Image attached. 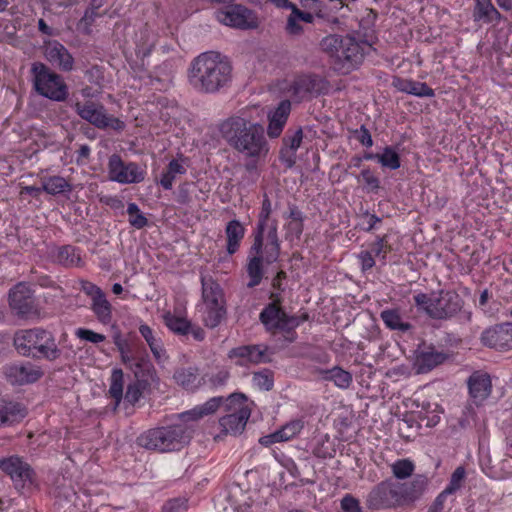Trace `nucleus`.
<instances>
[{"label": "nucleus", "instance_id": "nucleus-1", "mask_svg": "<svg viewBox=\"0 0 512 512\" xmlns=\"http://www.w3.org/2000/svg\"><path fill=\"white\" fill-rule=\"evenodd\" d=\"M261 116L258 107H245L223 121L220 131L229 145L246 157H264L269 148L263 128L258 123Z\"/></svg>", "mask_w": 512, "mask_h": 512}, {"label": "nucleus", "instance_id": "nucleus-2", "mask_svg": "<svg viewBox=\"0 0 512 512\" xmlns=\"http://www.w3.org/2000/svg\"><path fill=\"white\" fill-rule=\"evenodd\" d=\"M221 402V398H211L202 405L181 413L173 425L150 430L142 438V444L149 449L163 452L180 449L189 441L195 423L204 416L215 413Z\"/></svg>", "mask_w": 512, "mask_h": 512}, {"label": "nucleus", "instance_id": "nucleus-3", "mask_svg": "<svg viewBox=\"0 0 512 512\" xmlns=\"http://www.w3.org/2000/svg\"><path fill=\"white\" fill-rule=\"evenodd\" d=\"M427 487V479L418 475L409 482L386 480L378 484L369 495L375 507L408 506L421 498Z\"/></svg>", "mask_w": 512, "mask_h": 512}, {"label": "nucleus", "instance_id": "nucleus-4", "mask_svg": "<svg viewBox=\"0 0 512 512\" xmlns=\"http://www.w3.org/2000/svg\"><path fill=\"white\" fill-rule=\"evenodd\" d=\"M230 73V64L218 54L204 53L192 63L189 81L196 89L214 92L228 82Z\"/></svg>", "mask_w": 512, "mask_h": 512}, {"label": "nucleus", "instance_id": "nucleus-5", "mask_svg": "<svg viewBox=\"0 0 512 512\" xmlns=\"http://www.w3.org/2000/svg\"><path fill=\"white\" fill-rule=\"evenodd\" d=\"M323 49L333 58L334 68L347 74L354 70L370 52L372 46L351 36L329 35L322 41Z\"/></svg>", "mask_w": 512, "mask_h": 512}, {"label": "nucleus", "instance_id": "nucleus-6", "mask_svg": "<svg viewBox=\"0 0 512 512\" xmlns=\"http://www.w3.org/2000/svg\"><path fill=\"white\" fill-rule=\"evenodd\" d=\"M220 398L222 402L218 409L223 407L225 415L219 418L213 428L212 435L215 440L242 433L251 415L250 403L244 394L234 393L227 398Z\"/></svg>", "mask_w": 512, "mask_h": 512}, {"label": "nucleus", "instance_id": "nucleus-7", "mask_svg": "<svg viewBox=\"0 0 512 512\" xmlns=\"http://www.w3.org/2000/svg\"><path fill=\"white\" fill-rule=\"evenodd\" d=\"M13 342L16 351L25 357H43L52 361L60 356L53 335L41 328L19 330Z\"/></svg>", "mask_w": 512, "mask_h": 512}, {"label": "nucleus", "instance_id": "nucleus-8", "mask_svg": "<svg viewBox=\"0 0 512 512\" xmlns=\"http://www.w3.org/2000/svg\"><path fill=\"white\" fill-rule=\"evenodd\" d=\"M202 320L207 327L214 328L225 317L224 298L220 286L212 279L202 277Z\"/></svg>", "mask_w": 512, "mask_h": 512}, {"label": "nucleus", "instance_id": "nucleus-9", "mask_svg": "<svg viewBox=\"0 0 512 512\" xmlns=\"http://www.w3.org/2000/svg\"><path fill=\"white\" fill-rule=\"evenodd\" d=\"M415 302L428 315L438 319L450 317L461 308V299L454 292L418 294Z\"/></svg>", "mask_w": 512, "mask_h": 512}, {"label": "nucleus", "instance_id": "nucleus-10", "mask_svg": "<svg viewBox=\"0 0 512 512\" xmlns=\"http://www.w3.org/2000/svg\"><path fill=\"white\" fill-rule=\"evenodd\" d=\"M32 72L34 86L39 94L53 101H64L67 98L68 88L61 76L51 72L42 63H34Z\"/></svg>", "mask_w": 512, "mask_h": 512}, {"label": "nucleus", "instance_id": "nucleus-11", "mask_svg": "<svg viewBox=\"0 0 512 512\" xmlns=\"http://www.w3.org/2000/svg\"><path fill=\"white\" fill-rule=\"evenodd\" d=\"M108 176L111 181L121 184L142 182L146 176L145 167L136 163H125L117 155H112L108 162Z\"/></svg>", "mask_w": 512, "mask_h": 512}, {"label": "nucleus", "instance_id": "nucleus-12", "mask_svg": "<svg viewBox=\"0 0 512 512\" xmlns=\"http://www.w3.org/2000/svg\"><path fill=\"white\" fill-rule=\"evenodd\" d=\"M216 19L226 26L251 29L258 26V18L254 12L242 5H230L216 12Z\"/></svg>", "mask_w": 512, "mask_h": 512}, {"label": "nucleus", "instance_id": "nucleus-13", "mask_svg": "<svg viewBox=\"0 0 512 512\" xmlns=\"http://www.w3.org/2000/svg\"><path fill=\"white\" fill-rule=\"evenodd\" d=\"M307 318L308 316L306 313L288 317L275 304L269 305L260 314L262 323L270 330L275 328L290 330L299 326L301 323L306 321Z\"/></svg>", "mask_w": 512, "mask_h": 512}, {"label": "nucleus", "instance_id": "nucleus-14", "mask_svg": "<svg viewBox=\"0 0 512 512\" xmlns=\"http://www.w3.org/2000/svg\"><path fill=\"white\" fill-rule=\"evenodd\" d=\"M40 366L31 362L15 363L5 368V376L13 385L31 384L43 376Z\"/></svg>", "mask_w": 512, "mask_h": 512}, {"label": "nucleus", "instance_id": "nucleus-15", "mask_svg": "<svg viewBox=\"0 0 512 512\" xmlns=\"http://www.w3.org/2000/svg\"><path fill=\"white\" fill-rule=\"evenodd\" d=\"M0 466L10 475L17 489H28L33 484V472L29 465L18 457H10L1 461Z\"/></svg>", "mask_w": 512, "mask_h": 512}, {"label": "nucleus", "instance_id": "nucleus-16", "mask_svg": "<svg viewBox=\"0 0 512 512\" xmlns=\"http://www.w3.org/2000/svg\"><path fill=\"white\" fill-rule=\"evenodd\" d=\"M77 113L81 118L87 120L93 125L100 128H110L114 130H121L124 127V123L117 119L108 117L102 108H96L92 104L81 105L76 104Z\"/></svg>", "mask_w": 512, "mask_h": 512}, {"label": "nucleus", "instance_id": "nucleus-17", "mask_svg": "<svg viewBox=\"0 0 512 512\" xmlns=\"http://www.w3.org/2000/svg\"><path fill=\"white\" fill-rule=\"evenodd\" d=\"M446 355L432 346H420L414 356V367L418 373H425L443 363Z\"/></svg>", "mask_w": 512, "mask_h": 512}, {"label": "nucleus", "instance_id": "nucleus-18", "mask_svg": "<svg viewBox=\"0 0 512 512\" xmlns=\"http://www.w3.org/2000/svg\"><path fill=\"white\" fill-rule=\"evenodd\" d=\"M512 324L506 323L490 329L482 334V342L496 349H507L512 347Z\"/></svg>", "mask_w": 512, "mask_h": 512}, {"label": "nucleus", "instance_id": "nucleus-19", "mask_svg": "<svg viewBox=\"0 0 512 512\" xmlns=\"http://www.w3.org/2000/svg\"><path fill=\"white\" fill-rule=\"evenodd\" d=\"M229 358L237 365L247 366L265 362L268 357L260 346H242L231 350Z\"/></svg>", "mask_w": 512, "mask_h": 512}, {"label": "nucleus", "instance_id": "nucleus-20", "mask_svg": "<svg viewBox=\"0 0 512 512\" xmlns=\"http://www.w3.org/2000/svg\"><path fill=\"white\" fill-rule=\"evenodd\" d=\"M9 304L17 314L26 315L32 307L31 291L29 286L20 283L9 293Z\"/></svg>", "mask_w": 512, "mask_h": 512}, {"label": "nucleus", "instance_id": "nucleus-21", "mask_svg": "<svg viewBox=\"0 0 512 512\" xmlns=\"http://www.w3.org/2000/svg\"><path fill=\"white\" fill-rule=\"evenodd\" d=\"M304 422L301 419H295L285 424L278 431L260 438V443L269 446L278 442H285L296 437L303 429Z\"/></svg>", "mask_w": 512, "mask_h": 512}, {"label": "nucleus", "instance_id": "nucleus-22", "mask_svg": "<svg viewBox=\"0 0 512 512\" xmlns=\"http://www.w3.org/2000/svg\"><path fill=\"white\" fill-rule=\"evenodd\" d=\"M262 248V239L260 235H257L255 238V242L251 248V257L247 266V272L250 277V281L248 283L249 287H254L258 285L262 279L263 270L262 263L263 257L261 255Z\"/></svg>", "mask_w": 512, "mask_h": 512}, {"label": "nucleus", "instance_id": "nucleus-23", "mask_svg": "<svg viewBox=\"0 0 512 512\" xmlns=\"http://www.w3.org/2000/svg\"><path fill=\"white\" fill-rule=\"evenodd\" d=\"M45 57L53 65L63 70H71L73 66V58L67 49L58 42H48L45 45Z\"/></svg>", "mask_w": 512, "mask_h": 512}, {"label": "nucleus", "instance_id": "nucleus-24", "mask_svg": "<svg viewBox=\"0 0 512 512\" xmlns=\"http://www.w3.org/2000/svg\"><path fill=\"white\" fill-rule=\"evenodd\" d=\"M290 110V102L285 100L282 101L278 105V107L269 114V124L267 132L270 137L275 138L282 133L288 116L290 114Z\"/></svg>", "mask_w": 512, "mask_h": 512}, {"label": "nucleus", "instance_id": "nucleus-25", "mask_svg": "<svg viewBox=\"0 0 512 512\" xmlns=\"http://www.w3.org/2000/svg\"><path fill=\"white\" fill-rule=\"evenodd\" d=\"M25 407L13 401L0 400V426H10L20 422L26 416Z\"/></svg>", "mask_w": 512, "mask_h": 512}, {"label": "nucleus", "instance_id": "nucleus-26", "mask_svg": "<svg viewBox=\"0 0 512 512\" xmlns=\"http://www.w3.org/2000/svg\"><path fill=\"white\" fill-rule=\"evenodd\" d=\"M187 166L188 159L181 154L172 159L168 163L166 170L162 173L160 179L161 186L166 190L171 189L176 177L186 173Z\"/></svg>", "mask_w": 512, "mask_h": 512}, {"label": "nucleus", "instance_id": "nucleus-27", "mask_svg": "<svg viewBox=\"0 0 512 512\" xmlns=\"http://www.w3.org/2000/svg\"><path fill=\"white\" fill-rule=\"evenodd\" d=\"M469 392L475 402L480 403L491 393V380L487 374L474 373L469 378Z\"/></svg>", "mask_w": 512, "mask_h": 512}, {"label": "nucleus", "instance_id": "nucleus-28", "mask_svg": "<svg viewBox=\"0 0 512 512\" xmlns=\"http://www.w3.org/2000/svg\"><path fill=\"white\" fill-rule=\"evenodd\" d=\"M225 233L227 237V252L232 255L238 250L244 238L245 228L238 220H231L226 226Z\"/></svg>", "mask_w": 512, "mask_h": 512}, {"label": "nucleus", "instance_id": "nucleus-29", "mask_svg": "<svg viewBox=\"0 0 512 512\" xmlns=\"http://www.w3.org/2000/svg\"><path fill=\"white\" fill-rule=\"evenodd\" d=\"M396 87L408 94H412L419 97H432L434 96V91L430 87H428L425 83L415 82V81H401L397 80Z\"/></svg>", "mask_w": 512, "mask_h": 512}, {"label": "nucleus", "instance_id": "nucleus-30", "mask_svg": "<svg viewBox=\"0 0 512 512\" xmlns=\"http://www.w3.org/2000/svg\"><path fill=\"white\" fill-rule=\"evenodd\" d=\"M174 379L177 384L187 390H193L197 388L201 381L194 368H183L176 371Z\"/></svg>", "mask_w": 512, "mask_h": 512}, {"label": "nucleus", "instance_id": "nucleus-31", "mask_svg": "<svg viewBox=\"0 0 512 512\" xmlns=\"http://www.w3.org/2000/svg\"><path fill=\"white\" fill-rule=\"evenodd\" d=\"M474 17L476 20H485L487 22L499 21L500 13L492 5L491 1H477Z\"/></svg>", "mask_w": 512, "mask_h": 512}, {"label": "nucleus", "instance_id": "nucleus-32", "mask_svg": "<svg viewBox=\"0 0 512 512\" xmlns=\"http://www.w3.org/2000/svg\"><path fill=\"white\" fill-rule=\"evenodd\" d=\"M166 326L173 332L185 334L189 329V322L183 312L172 314L167 312L163 316Z\"/></svg>", "mask_w": 512, "mask_h": 512}, {"label": "nucleus", "instance_id": "nucleus-33", "mask_svg": "<svg viewBox=\"0 0 512 512\" xmlns=\"http://www.w3.org/2000/svg\"><path fill=\"white\" fill-rule=\"evenodd\" d=\"M42 189L48 194L56 195L71 190L67 180L60 176H51L42 179Z\"/></svg>", "mask_w": 512, "mask_h": 512}, {"label": "nucleus", "instance_id": "nucleus-34", "mask_svg": "<svg viewBox=\"0 0 512 512\" xmlns=\"http://www.w3.org/2000/svg\"><path fill=\"white\" fill-rule=\"evenodd\" d=\"M92 309L100 322L104 324L110 322L111 305L107 301L104 293H101L99 297H95L94 299H92Z\"/></svg>", "mask_w": 512, "mask_h": 512}, {"label": "nucleus", "instance_id": "nucleus-35", "mask_svg": "<svg viewBox=\"0 0 512 512\" xmlns=\"http://www.w3.org/2000/svg\"><path fill=\"white\" fill-rule=\"evenodd\" d=\"M139 332L148 343L154 357L160 362L164 356V351L160 341L153 336L152 329L148 325L142 324L139 327Z\"/></svg>", "mask_w": 512, "mask_h": 512}, {"label": "nucleus", "instance_id": "nucleus-36", "mask_svg": "<svg viewBox=\"0 0 512 512\" xmlns=\"http://www.w3.org/2000/svg\"><path fill=\"white\" fill-rule=\"evenodd\" d=\"M390 468L394 477L400 480L409 478L415 470V465L409 459H399L393 462Z\"/></svg>", "mask_w": 512, "mask_h": 512}, {"label": "nucleus", "instance_id": "nucleus-37", "mask_svg": "<svg viewBox=\"0 0 512 512\" xmlns=\"http://www.w3.org/2000/svg\"><path fill=\"white\" fill-rule=\"evenodd\" d=\"M123 372L121 369H114L111 374L109 393L118 405L123 398Z\"/></svg>", "mask_w": 512, "mask_h": 512}, {"label": "nucleus", "instance_id": "nucleus-38", "mask_svg": "<svg viewBox=\"0 0 512 512\" xmlns=\"http://www.w3.org/2000/svg\"><path fill=\"white\" fill-rule=\"evenodd\" d=\"M375 158L383 167L391 170H396L400 167L399 155L390 147L385 148L381 153L375 154Z\"/></svg>", "mask_w": 512, "mask_h": 512}, {"label": "nucleus", "instance_id": "nucleus-39", "mask_svg": "<svg viewBox=\"0 0 512 512\" xmlns=\"http://www.w3.org/2000/svg\"><path fill=\"white\" fill-rule=\"evenodd\" d=\"M485 473L494 479H504L512 475V456L509 454L501 460L498 468L484 470Z\"/></svg>", "mask_w": 512, "mask_h": 512}, {"label": "nucleus", "instance_id": "nucleus-40", "mask_svg": "<svg viewBox=\"0 0 512 512\" xmlns=\"http://www.w3.org/2000/svg\"><path fill=\"white\" fill-rule=\"evenodd\" d=\"M129 223L137 228L141 229L147 224V218L140 211L139 207L135 203H130L127 208Z\"/></svg>", "mask_w": 512, "mask_h": 512}, {"label": "nucleus", "instance_id": "nucleus-41", "mask_svg": "<svg viewBox=\"0 0 512 512\" xmlns=\"http://www.w3.org/2000/svg\"><path fill=\"white\" fill-rule=\"evenodd\" d=\"M381 317L384 323L391 329L406 330L408 325L402 322L398 312L393 310L383 311Z\"/></svg>", "mask_w": 512, "mask_h": 512}, {"label": "nucleus", "instance_id": "nucleus-42", "mask_svg": "<svg viewBox=\"0 0 512 512\" xmlns=\"http://www.w3.org/2000/svg\"><path fill=\"white\" fill-rule=\"evenodd\" d=\"M329 378L340 388H347L351 383V375L340 368H333L329 372Z\"/></svg>", "mask_w": 512, "mask_h": 512}, {"label": "nucleus", "instance_id": "nucleus-43", "mask_svg": "<svg viewBox=\"0 0 512 512\" xmlns=\"http://www.w3.org/2000/svg\"><path fill=\"white\" fill-rule=\"evenodd\" d=\"M253 386L260 390H269L273 385V379L268 371L254 373L252 378Z\"/></svg>", "mask_w": 512, "mask_h": 512}, {"label": "nucleus", "instance_id": "nucleus-44", "mask_svg": "<svg viewBox=\"0 0 512 512\" xmlns=\"http://www.w3.org/2000/svg\"><path fill=\"white\" fill-rule=\"evenodd\" d=\"M75 335L79 339H81V340H84V341H87V342H91V343H94V344L101 343L106 338L103 334L96 333V332H94L92 330L85 329V328H78L75 331Z\"/></svg>", "mask_w": 512, "mask_h": 512}, {"label": "nucleus", "instance_id": "nucleus-45", "mask_svg": "<svg viewBox=\"0 0 512 512\" xmlns=\"http://www.w3.org/2000/svg\"><path fill=\"white\" fill-rule=\"evenodd\" d=\"M465 478V470L463 467H458L453 472L450 482L448 486L445 488L446 492H449L450 494H453L455 491H457Z\"/></svg>", "mask_w": 512, "mask_h": 512}, {"label": "nucleus", "instance_id": "nucleus-46", "mask_svg": "<svg viewBox=\"0 0 512 512\" xmlns=\"http://www.w3.org/2000/svg\"><path fill=\"white\" fill-rule=\"evenodd\" d=\"M59 261L66 265H74L80 261V256L73 247L66 246L59 251Z\"/></svg>", "mask_w": 512, "mask_h": 512}, {"label": "nucleus", "instance_id": "nucleus-47", "mask_svg": "<svg viewBox=\"0 0 512 512\" xmlns=\"http://www.w3.org/2000/svg\"><path fill=\"white\" fill-rule=\"evenodd\" d=\"M368 191H377L379 189V179L370 171L363 170L359 176Z\"/></svg>", "mask_w": 512, "mask_h": 512}, {"label": "nucleus", "instance_id": "nucleus-48", "mask_svg": "<svg viewBox=\"0 0 512 512\" xmlns=\"http://www.w3.org/2000/svg\"><path fill=\"white\" fill-rule=\"evenodd\" d=\"M311 84L307 77H300L297 79L293 86V94L297 97H304L310 91Z\"/></svg>", "mask_w": 512, "mask_h": 512}, {"label": "nucleus", "instance_id": "nucleus-49", "mask_svg": "<svg viewBox=\"0 0 512 512\" xmlns=\"http://www.w3.org/2000/svg\"><path fill=\"white\" fill-rule=\"evenodd\" d=\"M301 6L309 12H312L316 17L323 16V5L319 0H302Z\"/></svg>", "mask_w": 512, "mask_h": 512}, {"label": "nucleus", "instance_id": "nucleus-50", "mask_svg": "<svg viewBox=\"0 0 512 512\" xmlns=\"http://www.w3.org/2000/svg\"><path fill=\"white\" fill-rule=\"evenodd\" d=\"M270 213H271V203L268 199H264V201L262 203V209H261V212L259 215V233H258V235H260L261 237H262V232L264 230L266 221H267Z\"/></svg>", "mask_w": 512, "mask_h": 512}, {"label": "nucleus", "instance_id": "nucleus-51", "mask_svg": "<svg viewBox=\"0 0 512 512\" xmlns=\"http://www.w3.org/2000/svg\"><path fill=\"white\" fill-rule=\"evenodd\" d=\"M142 391L139 383L130 384L127 387V391L125 394V399L134 404L137 402L141 397Z\"/></svg>", "mask_w": 512, "mask_h": 512}, {"label": "nucleus", "instance_id": "nucleus-52", "mask_svg": "<svg viewBox=\"0 0 512 512\" xmlns=\"http://www.w3.org/2000/svg\"><path fill=\"white\" fill-rule=\"evenodd\" d=\"M341 508L345 512H360V505L357 499L352 496H345L341 500Z\"/></svg>", "mask_w": 512, "mask_h": 512}, {"label": "nucleus", "instance_id": "nucleus-53", "mask_svg": "<svg viewBox=\"0 0 512 512\" xmlns=\"http://www.w3.org/2000/svg\"><path fill=\"white\" fill-rule=\"evenodd\" d=\"M286 29L292 35L300 34L303 30L302 22H300L298 18L291 13L287 20Z\"/></svg>", "mask_w": 512, "mask_h": 512}, {"label": "nucleus", "instance_id": "nucleus-54", "mask_svg": "<svg viewBox=\"0 0 512 512\" xmlns=\"http://www.w3.org/2000/svg\"><path fill=\"white\" fill-rule=\"evenodd\" d=\"M292 14H294L300 22L305 24L312 23L316 17L312 12L301 11L295 6H292Z\"/></svg>", "mask_w": 512, "mask_h": 512}, {"label": "nucleus", "instance_id": "nucleus-55", "mask_svg": "<svg viewBox=\"0 0 512 512\" xmlns=\"http://www.w3.org/2000/svg\"><path fill=\"white\" fill-rule=\"evenodd\" d=\"M271 239H272V242H271V245L269 248L268 255L266 257L267 263H272V262L276 261V259L278 257V253H279V245L277 243L275 231L272 233Z\"/></svg>", "mask_w": 512, "mask_h": 512}, {"label": "nucleus", "instance_id": "nucleus-56", "mask_svg": "<svg viewBox=\"0 0 512 512\" xmlns=\"http://www.w3.org/2000/svg\"><path fill=\"white\" fill-rule=\"evenodd\" d=\"M358 258L360 260L361 268L363 271L370 270L375 265L374 258L370 252L363 251L359 254Z\"/></svg>", "mask_w": 512, "mask_h": 512}, {"label": "nucleus", "instance_id": "nucleus-57", "mask_svg": "<svg viewBox=\"0 0 512 512\" xmlns=\"http://www.w3.org/2000/svg\"><path fill=\"white\" fill-rule=\"evenodd\" d=\"M82 290L88 295L91 297V299H94L95 297H99V295L102 292V290L97 287L96 285H94L93 283L91 282H84L82 284Z\"/></svg>", "mask_w": 512, "mask_h": 512}, {"label": "nucleus", "instance_id": "nucleus-58", "mask_svg": "<svg viewBox=\"0 0 512 512\" xmlns=\"http://www.w3.org/2000/svg\"><path fill=\"white\" fill-rule=\"evenodd\" d=\"M448 495L451 494L449 492H446V490L444 489V491H442L435 499V502L433 506L430 508L429 512H441V510L443 509L444 502Z\"/></svg>", "mask_w": 512, "mask_h": 512}, {"label": "nucleus", "instance_id": "nucleus-59", "mask_svg": "<svg viewBox=\"0 0 512 512\" xmlns=\"http://www.w3.org/2000/svg\"><path fill=\"white\" fill-rule=\"evenodd\" d=\"M302 142V132L297 131L287 142V145L292 150H297Z\"/></svg>", "mask_w": 512, "mask_h": 512}, {"label": "nucleus", "instance_id": "nucleus-60", "mask_svg": "<svg viewBox=\"0 0 512 512\" xmlns=\"http://www.w3.org/2000/svg\"><path fill=\"white\" fill-rule=\"evenodd\" d=\"M385 242L383 239H379L377 240L374 245H373V252L375 253L376 256H379L381 254H383V256L385 255L386 253V250H385Z\"/></svg>", "mask_w": 512, "mask_h": 512}, {"label": "nucleus", "instance_id": "nucleus-61", "mask_svg": "<svg viewBox=\"0 0 512 512\" xmlns=\"http://www.w3.org/2000/svg\"><path fill=\"white\" fill-rule=\"evenodd\" d=\"M113 341L116 347L118 348L119 352H123V350H125V348L127 347V343L124 339H122L120 333H116L113 336Z\"/></svg>", "mask_w": 512, "mask_h": 512}, {"label": "nucleus", "instance_id": "nucleus-62", "mask_svg": "<svg viewBox=\"0 0 512 512\" xmlns=\"http://www.w3.org/2000/svg\"><path fill=\"white\" fill-rule=\"evenodd\" d=\"M360 141L363 145H365L366 147H370L372 146L373 144V141H372V138H371V135L369 134V132L365 129L362 130V135H361V138H360Z\"/></svg>", "mask_w": 512, "mask_h": 512}, {"label": "nucleus", "instance_id": "nucleus-63", "mask_svg": "<svg viewBox=\"0 0 512 512\" xmlns=\"http://www.w3.org/2000/svg\"><path fill=\"white\" fill-rule=\"evenodd\" d=\"M498 6L504 10L512 9V0H496Z\"/></svg>", "mask_w": 512, "mask_h": 512}, {"label": "nucleus", "instance_id": "nucleus-64", "mask_svg": "<svg viewBox=\"0 0 512 512\" xmlns=\"http://www.w3.org/2000/svg\"><path fill=\"white\" fill-rule=\"evenodd\" d=\"M289 227L295 230L296 235H299L301 233V223L298 220L293 219L289 223Z\"/></svg>", "mask_w": 512, "mask_h": 512}]
</instances>
